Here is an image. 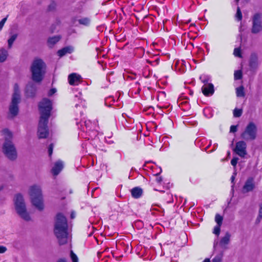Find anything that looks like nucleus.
I'll list each match as a JSON object with an SVG mask.
<instances>
[{"instance_id":"1","label":"nucleus","mask_w":262,"mask_h":262,"mask_svg":"<svg viewBox=\"0 0 262 262\" xmlns=\"http://www.w3.org/2000/svg\"><path fill=\"white\" fill-rule=\"evenodd\" d=\"M38 107L40 117L38 123V136L39 139H45L49 135L47 124L52 109V102L49 99L43 98L39 102Z\"/></svg>"},{"instance_id":"2","label":"nucleus","mask_w":262,"mask_h":262,"mask_svg":"<svg viewBox=\"0 0 262 262\" xmlns=\"http://www.w3.org/2000/svg\"><path fill=\"white\" fill-rule=\"evenodd\" d=\"M68 229L66 217L61 213H57L55 219L54 232L60 245H64L68 242Z\"/></svg>"},{"instance_id":"3","label":"nucleus","mask_w":262,"mask_h":262,"mask_svg":"<svg viewBox=\"0 0 262 262\" xmlns=\"http://www.w3.org/2000/svg\"><path fill=\"white\" fill-rule=\"evenodd\" d=\"M30 71L33 81L39 83L43 79L47 72L46 63L40 58H36L32 62Z\"/></svg>"},{"instance_id":"4","label":"nucleus","mask_w":262,"mask_h":262,"mask_svg":"<svg viewBox=\"0 0 262 262\" xmlns=\"http://www.w3.org/2000/svg\"><path fill=\"white\" fill-rule=\"evenodd\" d=\"M5 141L3 146V152L6 157L11 160H15L17 157V152L14 144L12 142V134L8 129L2 130Z\"/></svg>"},{"instance_id":"5","label":"nucleus","mask_w":262,"mask_h":262,"mask_svg":"<svg viewBox=\"0 0 262 262\" xmlns=\"http://www.w3.org/2000/svg\"><path fill=\"white\" fill-rule=\"evenodd\" d=\"M20 102V92L19 85L15 83L13 88L11 102L9 107L8 118L12 119L16 117L19 112L18 104Z\"/></svg>"},{"instance_id":"6","label":"nucleus","mask_w":262,"mask_h":262,"mask_svg":"<svg viewBox=\"0 0 262 262\" xmlns=\"http://www.w3.org/2000/svg\"><path fill=\"white\" fill-rule=\"evenodd\" d=\"M30 195L32 204L39 210L43 209L41 189L39 186L34 185L30 187Z\"/></svg>"},{"instance_id":"7","label":"nucleus","mask_w":262,"mask_h":262,"mask_svg":"<svg viewBox=\"0 0 262 262\" xmlns=\"http://www.w3.org/2000/svg\"><path fill=\"white\" fill-rule=\"evenodd\" d=\"M14 204L15 209L18 215L26 221H30L31 217L27 212L26 205L21 194H17L15 195Z\"/></svg>"},{"instance_id":"8","label":"nucleus","mask_w":262,"mask_h":262,"mask_svg":"<svg viewBox=\"0 0 262 262\" xmlns=\"http://www.w3.org/2000/svg\"><path fill=\"white\" fill-rule=\"evenodd\" d=\"M257 127L252 122H250L241 134V137L246 141H253L256 138Z\"/></svg>"},{"instance_id":"9","label":"nucleus","mask_w":262,"mask_h":262,"mask_svg":"<svg viewBox=\"0 0 262 262\" xmlns=\"http://www.w3.org/2000/svg\"><path fill=\"white\" fill-rule=\"evenodd\" d=\"M262 31V14L257 13L252 17L251 32L257 34Z\"/></svg>"},{"instance_id":"10","label":"nucleus","mask_w":262,"mask_h":262,"mask_svg":"<svg viewBox=\"0 0 262 262\" xmlns=\"http://www.w3.org/2000/svg\"><path fill=\"white\" fill-rule=\"evenodd\" d=\"M247 145L244 141H240L236 143L234 151L241 157L244 158L247 155Z\"/></svg>"},{"instance_id":"11","label":"nucleus","mask_w":262,"mask_h":262,"mask_svg":"<svg viewBox=\"0 0 262 262\" xmlns=\"http://www.w3.org/2000/svg\"><path fill=\"white\" fill-rule=\"evenodd\" d=\"M255 187L254 179L252 177H250L246 181L242 188V192L244 193L251 192L254 189Z\"/></svg>"},{"instance_id":"12","label":"nucleus","mask_w":262,"mask_h":262,"mask_svg":"<svg viewBox=\"0 0 262 262\" xmlns=\"http://www.w3.org/2000/svg\"><path fill=\"white\" fill-rule=\"evenodd\" d=\"M68 80L70 85H77L82 81V78L80 75L73 73L69 75Z\"/></svg>"},{"instance_id":"13","label":"nucleus","mask_w":262,"mask_h":262,"mask_svg":"<svg viewBox=\"0 0 262 262\" xmlns=\"http://www.w3.org/2000/svg\"><path fill=\"white\" fill-rule=\"evenodd\" d=\"M231 234L229 232H226L224 236L222 237L220 241V246L221 248L226 249L227 245L230 243Z\"/></svg>"},{"instance_id":"14","label":"nucleus","mask_w":262,"mask_h":262,"mask_svg":"<svg viewBox=\"0 0 262 262\" xmlns=\"http://www.w3.org/2000/svg\"><path fill=\"white\" fill-rule=\"evenodd\" d=\"M202 91L203 94L206 96L212 95L214 92V86L211 83L204 85L202 88Z\"/></svg>"},{"instance_id":"15","label":"nucleus","mask_w":262,"mask_h":262,"mask_svg":"<svg viewBox=\"0 0 262 262\" xmlns=\"http://www.w3.org/2000/svg\"><path fill=\"white\" fill-rule=\"evenodd\" d=\"M36 91L35 85L33 83H29L26 88V95L27 97H33L35 95Z\"/></svg>"},{"instance_id":"16","label":"nucleus","mask_w":262,"mask_h":262,"mask_svg":"<svg viewBox=\"0 0 262 262\" xmlns=\"http://www.w3.org/2000/svg\"><path fill=\"white\" fill-rule=\"evenodd\" d=\"M258 66V58L256 54H252L250 58L249 67L251 70L255 71Z\"/></svg>"},{"instance_id":"17","label":"nucleus","mask_w":262,"mask_h":262,"mask_svg":"<svg viewBox=\"0 0 262 262\" xmlns=\"http://www.w3.org/2000/svg\"><path fill=\"white\" fill-rule=\"evenodd\" d=\"M63 167V164L61 161L58 160L55 163L52 169V172L54 176L58 175Z\"/></svg>"},{"instance_id":"18","label":"nucleus","mask_w":262,"mask_h":262,"mask_svg":"<svg viewBox=\"0 0 262 262\" xmlns=\"http://www.w3.org/2000/svg\"><path fill=\"white\" fill-rule=\"evenodd\" d=\"M132 196L135 199H138L140 198L143 193L142 189L138 187L133 188L131 191Z\"/></svg>"},{"instance_id":"19","label":"nucleus","mask_w":262,"mask_h":262,"mask_svg":"<svg viewBox=\"0 0 262 262\" xmlns=\"http://www.w3.org/2000/svg\"><path fill=\"white\" fill-rule=\"evenodd\" d=\"M73 49L71 47H66L58 50L57 54L59 57H62L67 53H71L73 52Z\"/></svg>"},{"instance_id":"20","label":"nucleus","mask_w":262,"mask_h":262,"mask_svg":"<svg viewBox=\"0 0 262 262\" xmlns=\"http://www.w3.org/2000/svg\"><path fill=\"white\" fill-rule=\"evenodd\" d=\"M81 129L84 131V127L87 130H91L92 129V126L94 125V124H92L90 120H84L81 121Z\"/></svg>"},{"instance_id":"21","label":"nucleus","mask_w":262,"mask_h":262,"mask_svg":"<svg viewBox=\"0 0 262 262\" xmlns=\"http://www.w3.org/2000/svg\"><path fill=\"white\" fill-rule=\"evenodd\" d=\"M8 56V52L4 49H1L0 50V62H4Z\"/></svg>"},{"instance_id":"22","label":"nucleus","mask_w":262,"mask_h":262,"mask_svg":"<svg viewBox=\"0 0 262 262\" xmlns=\"http://www.w3.org/2000/svg\"><path fill=\"white\" fill-rule=\"evenodd\" d=\"M78 22L80 25L85 26H88L90 24L91 19L89 17H83L78 19Z\"/></svg>"},{"instance_id":"23","label":"nucleus","mask_w":262,"mask_h":262,"mask_svg":"<svg viewBox=\"0 0 262 262\" xmlns=\"http://www.w3.org/2000/svg\"><path fill=\"white\" fill-rule=\"evenodd\" d=\"M60 37L59 36H55L49 38L48 39V42L49 45L53 46L56 43L60 40Z\"/></svg>"},{"instance_id":"24","label":"nucleus","mask_w":262,"mask_h":262,"mask_svg":"<svg viewBox=\"0 0 262 262\" xmlns=\"http://www.w3.org/2000/svg\"><path fill=\"white\" fill-rule=\"evenodd\" d=\"M236 93L237 97H242L245 96L244 89L243 86H241L236 89Z\"/></svg>"},{"instance_id":"25","label":"nucleus","mask_w":262,"mask_h":262,"mask_svg":"<svg viewBox=\"0 0 262 262\" xmlns=\"http://www.w3.org/2000/svg\"><path fill=\"white\" fill-rule=\"evenodd\" d=\"M17 37V34H13L11 36L10 38L8 40V48L9 49L11 48L14 42V41L15 40Z\"/></svg>"},{"instance_id":"26","label":"nucleus","mask_w":262,"mask_h":262,"mask_svg":"<svg viewBox=\"0 0 262 262\" xmlns=\"http://www.w3.org/2000/svg\"><path fill=\"white\" fill-rule=\"evenodd\" d=\"M223 221V217L219 214H216L215 216V221L216 223V225L222 226Z\"/></svg>"},{"instance_id":"27","label":"nucleus","mask_w":262,"mask_h":262,"mask_svg":"<svg viewBox=\"0 0 262 262\" xmlns=\"http://www.w3.org/2000/svg\"><path fill=\"white\" fill-rule=\"evenodd\" d=\"M223 257V253L217 254L212 259V262H222Z\"/></svg>"},{"instance_id":"28","label":"nucleus","mask_w":262,"mask_h":262,"mask_svg":"<svg viewBox=\"0 0 262 262\" xmlns=\"http://www.w3.org/2000/svg\"><path fill=\"white\" fill-rule=\"evenodd\" d=\"M262 219V204H259V209L258 211V215L257 217L256 222L259 223Z\"/></svg>"},{"instance_id":"29","label":"nucleus","mask_w":262,"mask_h":262,"mask_svg":"<svg viewBox=\"0 0 262 262\" xmlns=\"http://www.w3.org/2000/svg\"><path fill=\"white\" fill-rule=\"evenodd\" d=\"M234 79L235 80H239L242 78V72L241 70H237L234 72Z\"/></svg>"},{"instance_id":"30","label":"nucleus","mask_w":262,"mask_h":262,"mask_svg":"<svg viewBox=\"0 0 262 262\" xmlns=\"http://www.w3.org/2000/svg\"><path fill=\"white\" fill-rule=\"evenodd\" d=\"M236 17L238 21H240L242 19V12L241 11L239 7H238L237 8V11H236Z\"/></svg>"},{"instance_id":"31","label":"nucleus","mask_w":262,"mask_h":262,"mask_svg":"<svg viewBox=\"0 0 262 262\" xmlns=\"http://www.w3.org/2000/svg\"><path fill=\"white\" fill-rule=\"evenodd\" d=\"M242 114V110L241 109L235 108L233 111V115L235 117H239Z\"/></svg>"},{"instance_id":"32","label":"nucleus","mask_w":262,"mask_h":262,"mask_svg":"<svg viewBox=\"0 0 262 262\" xmlns=\"http://www.w3.org/2000/svg\"><path fill=\"white\" fill-rule=\"evenodd\" d=\"M221 227V226L216 225L214 227L213 233L217 236H219L220 233Z\"/></svg>"},{"instance_id":"33","label":"nucleus","mask_w":262,"mask_h":262,"mask_svg":"<svg viewBox=\"0 0 262 262\" xmlns=\"http://www.w3.org/2000/svg\"><path fill=\"white\" fill-rule=\"evenodd\" d=\"M56 4L54 2H52L48 6V10L49 11H53L55 10Z\"/></svg>"},{"instance_id":"34","label":"nucleus","mask_w":262,"mask_h":262,"mask_svg":"<svg viewBox=\"0 0 262 262\" xmlns=\"http://www.w3.org/2000/svg\"><path fill=\"white\" fill-rule=\"evenodd\" d=\"M200 78L202 82L204 83V85L208 84L209 83H208L209 78L207 76L205 75H202L200 76Z\"/></svg>"},{"instance_id":"35","label":"nucleus","mask_w":262,"mask_h":262,"mask_svg":"<svg viewBox=\"0 0 262 262\" xmlns=\"http://www.w3.org/2000/svg\"><path fill=\"white\" fill-rule=\"evenodd\" d=\"M234 55L236 57H241V49L239 48H235L234 50Z\"/></svg>"},{"instance_id":"36","label":"nucleus","mask_w":262,"mask_h":262,"mask_svg":"<svg viewBox=\"0 0 262 262\" xmlns=\"http://www.w3.org/2000/svg\"><path fill=\"white\" fill-rule=\"evenodd\" d=\"M71 257L73 262L78 261V259L77 255L75 253H74V252L72 251H71Z\"/></svg>"},{"instance_id":"37","label":"nucleus","mask_w":262,"mask_h":262,"mask_svg":"<svg viewBox=\"0 0 262 262\" xmlns=\"http://www.w3.org/2000/svg\"><path fill=\"white\" fill-rule=\"evenodd\" d=\"M8 16V15H7L6 17L4 18L3 19H2V20L0 21V31L2 29L3 27H4V25L7 19Z\"/></svg>"},{"instance_id":"38","label":"nucleus","mask_w":262,"mask_h":262,"mask_svg":"<svg viewBox=\"0 0 262 262\" xmlns=\"http://www.w3.org/2000/svg\"><path fill=\"white\" fill-rule=\"evenodd\" d=\"M238 161V158H233L231 161V164L233 166H236Z\"/></svg>"},{"instance_id":"39","label":"nucleus","mask_w":262,"mask_h":262,"mask_svg":"<svg viewBox=\"0 0 262 262\" xmlns=\"http://www.w3.org/2000/svg\"><path fill=\"white\" fill-rule=\"evenodd\" d=\"M53 144H51L49 145V148H48V152H49V156H51L52 155V152H53Z\"/></svg>"},{"instance_id":"40","label":"nucleus","mask_w":262,"mask_h":262,"mask_svg":"<svg viewBox=\"0 0 262 262\" xmlns=\"http://www.w3.org/2000/svg\"><path fill=\"white\" fill-rule=\"evenodd\" d=\"M56 92V89L55 88L51 89L48 92V96H51Z\"/></svg>"},{"instance_id":"41","label":"nucleus","mask_w":262,"mask_h":262,"mask_svg":"<svg viewBox=\"0 0 262 262\" xmlns=\"http://www.w3.org/2000/svg\"><path fill=\"white\" fill-rule=\"evenodd\" d=\"M237 125H231V127H230V132L231 133H235L237 131Z\"/></svg>"},{"instance_id":"42","label":"nucleus","mask_w":262,"mask_h":262,"mask_svg":"<svg viewBox=\"0 0 262 262\" xmlns=\"http://www.w3.org/2000/svg\"><path fill=\"white\" fill-rule=\"evenodd\" d=\"M7 251V248L3 246H0V253H4Z\"/></svg>"},{"instance_id":"43","label":"nucleus","mask_w":262,"mask_h":262,"mask_svg":"<svg viewBox=\"0 0 262 262\" xmlns=\"http://www.w3.org/2000/svg\"><path fill=\"white\" fill-rule=\"evenodd\" d=\"M236 174V173L234 172L231 177V183H233L232 187H233V185H234V181L235 180Z\"/></svg>"},{"instance_id":"44","label":"nucleus","mask_w":262,"mask_h":262,"mask_svg":"<svg viewBox=\"0 0 262 262\" xmlns=\"http://www.w3.org/2000/svg\"><path fill=\"white\" fill-rule=\"evenodd\" d=\"M156 181H157L158 183H161V182L162 181V177H160L157 178L156 179Z\"/></svg>"},{"instance_id":"45","label":"nucleus","mask_w":262,"mask_h":262,"mask_svg":"<svg viewBox=\"0 0 262 262\" xmlns=\"http://www.w3.org/2000/svg\"><path fill=\"white\" fill-rule=\"evenodd\" d=\"M56 262H67L65 258H60Z\"/></svg>"},{"instance_id":"46","label":"nucleus","mask_w":262,"mask_h":262,"mask_svg":"<svg viewBox=\"0 0 262 262\" xmlns=\"http://www.w3.org/2000/svg\"><path fill=\"white\" fill-rule=\"evenodd\" d=\"M203 262H210L209 258H205Z\"/></svg>"},{"instance_id":"47","label":"nucleus","mask_w":262,"mask_h":262,"mask_svg":"<svg viewBox=\"0 0 262 262\" xmlns=\"http://www.w3.org/2000/svg\"><path fill=\"white\" fill-rule=\"evenodd\" d=\"M71 218L73 219L75 217V214L74 213H72L71 214Z\"/></svg>"},{"instance_id":"48","label":"nucleus","mask_w":262,"mask_h":262,"mask_svg":"<svg viewBox=\"0 0 262 262\" xmlns=\"http://www.w3.org/2000/svg\"><path fill=\"white\" fill-rule=\"evenodd\" d=\"M75 21H76L75 18H73V19H72V23H73V24H75Z\"/></svg>"},{"instance_id":"49","label":"nucleus","mask_w":262,"mask_h":262,"mask_svg":"<svg viewBox=\"0 0 262 262\" xmlns=\"http://www.w3.org/2000/svg\"><path fill=\"white\" fill-rule=\"evenodd\" d=\"M75 98H77V99L80 100L79 97L77 95L75 96ZM80 101H81V102H82V100L81 99H80Z\"/></svg>"},{"instance_id":"50","label":"nucleus","mask_w":262,"mask_h":262,"mask_svg":"<svg viewBox=\"0 0 262 262\" xmlns=\"http://www.w3.org/2000/svg\"><path fill=\"white\" fill-rule=\"evenodd\" d=\"M161 172H162V169H161V168H160V172L159 173H157L156 174V176H158Z\"/></svg>"},{"instance_id":"51","label":"nucleus","mask_w":262,"mask_h":262,"mask_svg":"<svg viewBox=\"0 0 262 262\" xmlns=\"http://www.w3.org/2000/svg\"><path fill=\"white\" fill-rule=\"evenodd\" d=\"M210 144H211V143H210V144H209V145L208 146H207V147H206V149H205L206 150L207 149V148H208V147L210 145Z\"/></svg>"},{"instance_id":"52","label":"nucleus","mask_w":262,"mask_h":262,"mask_svg":"<svg viewBox=\"0 0 262 262\" xmlns=\"http://www.w3.org/2000/svg\"><path fill=\"white\" fill-rule=\"evenodd\" d=\"M78 105H79V104L77 103V104H75V107H77Z\"/></svg>"},{"instance_id":"53","label":"nucleus","mask_w":262,"mask_h":262,"mask_svg":"<svg viewBox=\"0 0 262 262\" xmlns=\"http://www.w3.org/2000/svg\"><path fill=\"white\" fill-rule=\"evenodd\" d=\"M131 78H132V79H134L135 78H134V77H133V76H132Z\"/></svg>"},{"instance_id":"54","label":"nucleus","mask_w":262,"mask_h":262,"mask_svg":"<svg viewBox=\"0 0 262 262\" xmlns=\"http://www.w3.org/2000/svg\"><path fill=\"white\" fill-rule=\"evenodd\" d=\"M147 62L149 63H151V62L150 61H147Z\"/></svg>"},{"instance_id":"55","label":"nucleus","mask_w":262,"mask_h":262,"mask_svg":"<svg viewBox=\"0 0 262 262\" xmlns=\"http://www.w3.org/2000/svg\"><path fill=\"white\" fill-rule=\"evenodd\" d=\"M239 0H236V2H238Z\"/></svg>"}]
</instances>
